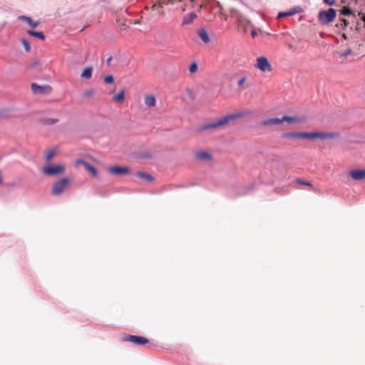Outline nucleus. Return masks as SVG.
<instances>
[{
  "label": "nucleus",
  "mask_w": 365,
  "mask_h": 365,
  "mask_svg": "<svg viewBox=\"0 0 365 365\" xmlns=\"http://www.w3.org/2000/svg\"><path fill=\"white\" fill-rule=\"evenodd\" d=\"M163 6L160 3L155 1L151 6V12L153 13V16H158L163 14V11L162 10Z\"/></svg>",
  "instance_id": "13"
},
{
  "label": "nucleus",
  "mask_w": 365,
  "mask_h": 365,
  "mask_svg": "<svg viewBox=\"0 0 365 365\" xmlns=\"http://www.w3.org/2000/svg\"><path fill=\"white\" fill-rule=\"evenodd\" d=\"M341 4H348V1H347V0H341ZM349 4H350V3H349Z\"/></svg>",
  "instance_id": "43"
},
{
  "label": "nucleus",
  "mask_w": 365,
  "mask_h": 365,
  "mask_svg": "<svg viewBox=\"0 0 365 365\" xmlns=\"http://www.w3.org/2000/svg\"><path fill=\"white\" fill-rule=\"evenodd\" d=\"M197 18V14L195 12H190L183 16L182 25H188L192 23L193 20Z\"/></svg>",
  "instance_id": "18"
},
{
  "label": "nucleus",
  "mask_w": 365,
  "mask_h": 365,
  "mask_svg": "<svg viewBox=\"0 0 365 365\" xmlns=\"http://www.w3.org/2000/svg\"><path fill=\"white\" fill-rule=\"evenodd\" d=\"M103 82L106 84H111L114 82V78L112 75H107L103 77Z\"/></svg>",
  "instance_id": "31"
},
{
  "label": "nucleus",
  "mask_w": 365,
  "mask_h": 365,
  "mask_svg": "<svg viewBox=\"0 0 365 365\" xmlns=\"http://www.w3.org/2000/svg\"><path fill=\"white\" fill-rule=\"evenodd\" d=\"M255 66L264 73L271 71L272 68L268 58L264 56L258 57Z\"/></svg>",
  "instance_id": "6"
},
{
  "label": "nucleus",
  "mask_w": 365,
  "mask_h": 365,
  "mask_svg": "<svg viewBox=\"0 0 365 365\" xmlns=\"http://www.w3.org/2000/svg\"><path fill=\"white\" fill-rule=\"evenodd\" d=\"M93 70V69L92 66L86 67L83 70L81 74V77L85 79H90L92 76Z\"/></svg>",
  "instance_id": "20"
},
{
  "label": "nucleus",
  "mask_w": 365,
  "mask_h": 365,
  "mask_svg": "<svg viewBox=\"0 0 365 365\" xmlns=\"http://www.w3.org/2000/svg\"><path fill=\"white\" fill-rule=\"evenodd\" d=\"M198 65L197 63L194 61L191 63V65L189 67V71L191 73H194L197 71Z\"/></svg>",
  "instance_id": "32"
},
{
  "label": "nucleus",
  "mask_w": 365,
  "mask_h": 365,
  "mask_svg": "<svg viewBox=\"0 0 365 365\" xmlns=\"http://www.w3.org/2000/svg\"><path fill=\"white\" fill-rule=\"evenodd\" d=\"M323 2L328 6H334L336 4V0H323Z\"/></svg>",
  "instance_id": "37"
},
{
  "label": "nucleus",
  "mask_w": 365,
  "mask_h": 365,
  "mask_svg": "<svg viewBox=\"0 0 365 365\" xmlns=\"http://www.w3.org/2000/svg\"><path fill=\"white\" fill-rule=\"evenodd\" d=\"M284 122H287L289 123H299L300 122V120L297 117L284 115L282 117V123Z\"/></svg>",
  "instance_id": "27"
},
{
  "label": "nucleus",
  "mask_w": 365,
  "mask_h": 365,
  "mask_svg": "<svg viewBox=\"0 0 365 365\" xmlns=\"http://www.w3.org/2000/svg\"><path fill=\"white\" fill-rule=\"evenodd\" d=\"M257 36V33L255 29H252V38Z\"/></svg>",
  "instance_id": "41"
},
{
  "label": "nucleus",
  "mask_w": 365,
  "mask_h": 365,
  "mask_svg": "<svg viewBox=\"0 0 365 365\" xmlns=\"http://www.w3.org/2000/svg\"><path fill=\"white\" fill-rule=\"evenodd\" d=\"M93 94V89H88V90L86 91L83 93V95L84 97L88 98L91 96H92Z\"/></svg>",
  "instance_id": "35"
},
{
  "label": "nucleus",
  "mask_w": 365,
  "mask_h": 365,
  "mask_svg": "<svg viewBox=\"0 0 365 365\" xmlns=\"http://www.w3.org/2000/svg\"><path fill=\"white\" fill-rule=\"evenodd\" d=\"M247 80V76H244L242 77H241L238 81H237V84L239 86H241L244 84V83L245 82V81Z\"/></svg>",
  "instance_id": "36"
},
{
  "label": "nucleus",
  "mask_w": 365,
  "mask_h": 365,
  "mask_svg": "<svg viewBox=\"0 0 365 365\" xmlns=\"http://www.w3.org/2000/svg\"><path fill=\"white\" fill-rule=\"evenodd\" d=\"M145 104L149 107L155 106L156 103V99L155 96L153 95H146L145 96Z\"/></svg>",
  "instance_id": "21"
},
{
  "label": "nucleus",
  "mask_w": 365,
  "mask_h": 365,
  "mask_svg": "<svg viewBox=\"0 0 365 365\" xmlns=\"http://www.w3.org/2000/svg\"><path fill=\"white\" fill-rule=\"evenodd\" d=\"M336 17V11L333 8L327 10H321L318 14V21L321 25H329Z\"/></svg>",
  "instance_id": "3"
},
{
  "label": "nucleus",
  "mask_w": 365,
  "mask_h": 365,
  "mask_svg": "<svg viewBox=\"0 0 365 365\" xmlns=\"http://www.w3.org/2000/svg\"><path fill=\"white\" fill-rule=\"evenodd\" d=\"M264 125H279L282 123V118H272L263 120L261 123Z\"/></svg>",
  "instance_id": "17"
},
{
  "label": "nucleus",
  "mask_w": 365,
  "mask_h": 365,
  "mask_svg": "<svg viewBox=\"0 0 365 365\" xmlns=\"http://www.w3.org/2000/svg\"><path fill=\"white\" fill-rule=\"evenodd\" d=\"M296 182L300 185H306L309 186L312 185V184L309 181H307L300 178H297Z\"/></svg>",
  "instance_id": "34"
},
{
  "label": "nucleus",
  "mask_w": 365,
  "mask_h": 365,
  "mask_svg": "<svg viewBox=\"0 0 365 365\" xmlns=\"http://www.w3.org/2000/svg\"><path fill=\"white\" fill-rule=\"evenodd\" d=\"M123 339L124 341H130L139 346L145 345L149 341L146 337L137 335H126Z\"/></svg>",
  "instance_id": "7"
},
{
  "label": "nucleus",
  "mask_w": 365,
  "mask_h": 365,
  "mask_svg": "<svg viewBox=\"0 0 365 365\" xmlns=\"http://www.w3.org/2000/svg\"><path fill=\"white\" fill-rule=\"evenodd\" d=\"M125 99V90L122 88L117 94L113 97V100L118 103H123Z\"/></svg>",
  "instance_id": "23"
},
{
  "label": "nucleus",
  "mask_w": 365,
  "mask_h": 365,
  "mask_svg": "<svg viewBox=\"0 0 365 365\" xmlns=\"http://www.w3.org/2000/svg\"><path fill=\"white\" fill-rule=\"evenodd\" d=\"M111 60H112V56H109V57L107 58V60H106V64H107V66H110Z\"/></svg>",
  "instance_id": "40"
},
{
  "label": "nucleus",
  "mask_w": 365,
  "mask_h": 365,
  "mask_svg": "<svg viewBox=\"0 0 365 365\" xmlns=\"http://www.w3.org/2000/svg\"><path fill=\"white\" fill-rule=\"evenodd\" d=\"M31 88L34 93H46L51 91V87L49 85L40 86L36 83H32Z\"/></svg>",
  "instance_id": "9"
},
{
  "label": "nucleus",
  "mask_w": 365,
  "mask_h": 365,
  "mask_svg": "<svg viewBox=\"0 0 365 365\" xmlns=\"http://www.w3.org/2000/svg\"><path fill=\"white\" fill-rule=\"evenodd\" d=\"M240 1V3H241L242 4H245V3L243 2L242 0H238Z\"/></svg>",
  "instance_id": "45"
},
{
  "label": "nucleus",
  "mask_w": 365,
  "mask_h": 365,
  "mask_svg": "<svg viewBox=\"0 0 365 365\" xmlns=\"http://www.w3.org/2000/svg\"><path fill=\"white\" fill-rule=\"evenodd\" d=\"M340 135L339 132H284L282 134V138H297L300 139L314 140L331 139Z\"/></svg>",
  "instance_id": "1"
},
{
  "label": "nucleus",
  "mask_w": 365,
  "mask_h": 365,
  "mask_svg": "<svg viewBox=\"0 0 365 365\" xmlns=\"http://www.w3.org/2000/svg\"><path fill=\"white\" fill-rule=\"evenodd\" d=\"M349 175L356 180L365 179V169H355L349 172Z\"/></svg>",
  "instance_id": "12"
},
{
  "label": "nucleus",
  "mask_w": 365,
  "mask_h": 365,
  "mask_svg": "<svg viewBox=\"0 0 365 365\" xmlns=\"http://www.w3.org/2000/svg\"><path fill=\"white\" fill-rule=\"evenodd\" d=\"M77 163H82L84 165L86 169L91 173L93 176H96L98 174L97 170L94 166L88 163V162L83 160H78Z\"/></svg>",
  "instance_id": "16"
},
{
  "label": "nucleus",
  "mask_w": 365,
  "mask_h": 365,
  "mask_svg": "<svg viewBox=\"0 0 365 365\" xmlns=\"http://www.w3.org/2000/svg\"><path fill=\"white\" fill-rule=\"evenodd\" d=\"M59 121L58 118H43L40 120V122L46 125H51L57 123Z\"/></svg>",
  "instance_id": "24"
},
{
  "label": "nucleus",
  "mask_w": 365,
  "mask_h": 365,
  "mask_svg": "<svg viewBox=\"0 0 365 365\" xmlns=\"http://www.w3.org/2000/svg\"><path fill=\"white\" fill-rule=\"evenodd\" d=\"M351 53H352V50H351V48H348V49H346V51H344L341 54V56L342 57H346V56H349V55H350V54H351Z\"/></svg>",
  "instance_id": "38"
},
{
  "label": "nucleus",
  "mask_w": 365,
  "mask_h": 365,
  "mask_svg": "<svg viewBox=\"0 0 365 365\" xmlns=\"http://www.w3.org/2000/svg\"><path fill=\"white\" fill-rule=\"evenodd\" d=\"M136 176L145 180L148 182H152L154 180V178L149 173L144 172H138Z\"/></svg>",
  "instance_id": "25"
},
{
  "label": "nucleus",
  "mask_w": 365,
  "mask_h": 365,
  "mask_svg": "<svg viewBox=\"0 0 365 365\" xmlns=\"http://www.w3.org/2000/svg\"><path fill=\"white\" fill-rule=\"evenodd\" d=\"M107 1V0H100V1H101V2H105V1Z\"/></svg>",
  "instance_id": "46"
},
{
  "label": "nucleus",
  "mask_w": 365,
  "mask_h": 365,
  "mask_svg": "<svg viewBox=\"0 0 365 365\" xmlns=\"http://www.w3.org/2000/svg\"><path fill=\"white\" fill-rule=\"evenodd\" d=\"M302 11V9L300 6H294L292 9H289V11H280L278 14L277 18L280 19V18H283L285 16H290L295 14H299Z\"/></svg>",
  "instance_id": "11"
},
{
  "label": "nucleus",
  "mask_w": 365,
  "mask_h": 365,
  "mask_svg": "<svg viewBox=\"0 0 365 365\" xmlns=\"http://www.w3.org/2000/svg\"><path fill=\"white\" fill-rule=\"evenodd\" d=\"M40 63V61L36 59L35 60L31 65H30V68H35Z\"/></svg>",
  "instance_id": "39"
},
{
  "label": "nucleus",
  "mask_w": 365,
  "mask_h": 365,
  "mask_svg": "<svg viewBox=\"0 0 365 365\" xmlns=\"http://www.w3.org/2000/svg\"><path fill=\"white\" fill-rule=\"evenodd\" d=\"M195 156H196V158L197 159L201 160H204V161H210V160H212L213 159L212 155L210 153H209L208 152H206V151L197 152L195 154Z\"/></svg>",
  "instance_id": "15"
},
{
  "label": "nucleus",
  "mask_w": 365,
  "mask_h": 365,
  "mask_svg": "<svg viewBox=\"0 0 365 365\" xmlns=\"http://www.w3.org/2000/svg\"><path fill=\"white\" fill-rule=\"evenodd\" d=\"M339 13L341 15L343 16H356L354 14L353 11L350 9L349 6H345L341 8V9L339 10Z\"/></svg>",
  "instance_id": "26"
},
{
  "label": "nucleus",
  "mask_w": 365,
  "mask_h": 365,
  "mask_svg": "<svg viewBox=\"0 0 365 365\" xmlns=\"http://www.w3.org/2000/svg\"><path fill=\"white\" fill-rule=\"evenodd\" d=\"M56 153V150H49L47 153L46 154L45 158L46 160L48 161L50 160Z\"/></svg>",
  "instance_id": "30"
},
{
  "label": "nucleus",
  "mask_w": 365,
  "mask_h": 365,
  "mask_svg": "<svg viewBox=\"0 0 365 365\" xmlns=\"http://www.w3.org/2000/svg\"><path fill=\"white\" fill-rule=\"evenodd\" d=\"M341 37L344 40H346L348 38V36H347V35L345 33L341 34Z\"/></svg>",
  "instance_id": "42"
},
{
  "label": "nucleus",
  "mask_w": 365,
  "mask_h": 365,
  "mask_svg": "<svg viewBox=\"0 0 365 365\" xmlns=\"http://www.w3.org/2000/svg\"><path fill=\"white\" fill-rule=\"evenodd\" d=\"M245 114V112H236V113L226 115L214 122L202 125L197 129V131L202 132V131L209 130V129L217 128L220 126H222V125L228 123L230 121L235 120H237V119L242 117Z\"/></svg>",
  "instance_id": "2"
},
{
  "label": "nucleus",
  "mask_w": 365,
  "mask_h": 365,
  "mask_svg": "<svg viewBox=\"0 0 365 365\" xmlns=\"http://www.w3.org/2000/svg\"><path fill=\"white\" fill-rule=\"evenodd\" d=\"M21 42L23 45V46L24 47V49L26 52H29L31 51V46H30V43L25 38H21Z\"/></svg>",
  "instance_id": "29"
},
{
  "label": "nucleus",
  "mask_w": 365,
  "mask_h": 365,
  "mask_svg": "<svg viewBox=\"0 0 365 365\" xmlns=\"http://www.w3.org/2000/svg\"><path fill=\"white\" fill-rule=\"evenodd\" d=\"M109 172L111 174L116 175H122L129 173V168L128 167H122V166H112L108 169Z\"/></svg>",
  "instance_id": "10"
},
{
  "label": "nucleus",
  "mask_w": 365,
  "mask_h": 365,
  "mask_svg": "<svg viewBox=\"0 0 365 365\" xmlns=\"http://www.w3.org/2000/svg\"><path fill=\"white\" fill-rule=\"evenodd\" d=\"M18 19L26 21L32 28L37 27L40 24L38 21H34L31 17L24 15L19 16Z\"/></svg>",
  "instance_id": "14"
},
{
  "label": "nucleus",
  "mask_w": 365,
  "mask_h": 365,
  "mask_svg": "<svg viewBox=\"0 0 365 365\" xmlns=\"http://www.w3.org/2000/svg\"><path fill=\"white\" fill-rule=\"evenodd\" d=\"M251 30V24L248 19L243 16L238 19V31L245 34H249Z\"/></svg>",
  "instance_id": "8"
},
{
  "label": "nucleus",
  "mask_w": 365,
  "mask_h": 365,
  "mask_svg": "<svg viewBox=\"0 0 365 365\" xmlns=\"http://www.w3.org/2000/svg\"><path fill=\"white\" fill-rule=\"evenodd\" d=\"M198 36L200 38V39L205 43H207L210 41V36L208 35V33L205 29H200L197 32Z\"/></svg>",
  "instance_id": "19"
},
{
  "label": "nucleus",
  "mask_w": 365,
  "mask_h": 365,
  "mask_svg": "<svg viewBox=\"0 0 365 365\" xmlns=\"http://www.w3.org/2000/svg\"><path fill=\"white\" fill-rule=\"evenodd\" d=\"M64 170L65 167L61 164L49 165L42 168L43 173L49 176H56L59 175L62 173Z\"/></svg>",
  "instance_id": "5"
},
{
  "label": "nucleus",
  "mask_w": 365,
  "mask_h": 365,
  "mask_svg": "<svg viewBox=\"0 0 365 365\" xmlns=\"http://www.w3.org/2000/svg\"><path fill=\"white\" fill-rule=\"evenodd\" d=\"M27 34L31 36H34V37L39 38L42 41L45 40V35L43 31L28 30Z\"/></svg>",
  "instance_id": "22"
},
{
  "label": "nucleus",
  "mask_w": 365,
  "mask_h": 365,
  "mask_svg": "<svg viewBox=\"0 0 365 365\" xmlns=\"http://www.w3.org/2000/svg\"><path fill=\"white\" fill-rule=\"evenodd\" d=\"M341 23H338L336 24V26L338 28H341L342 29H346V27L349 25V22L344 18H340Z\"/></svg>",
  "instance_id": "28"
},
{
  "label": "nucleus",
  "mask_w": 365,
  "mask_h": 365,
  "mask_svg": "<svg viewBox=\"0 0 365 365\" xmlns=\"http://www.w3.org/2000/svg\"><path fill=\"white\" fill-rule=\"evenodd\" d=\"M152 157V153L149 151H145L139 153L138 158H150Z\"/></svg>",
  "instance_id": "33"
},
{
  "label": "nucleus",
  "mask_w": 365,
  "mask_h": 365,
  "mask_svg": "<svg viewBox=\"0 0 365 365\" xmlns=\"http://www.w3.org/2000/svg\"><path fill=\"white\" fill-rule=\"evenodd\" d=\"M352 2H354L356 4H358L359 0H351Z\"/></svg>",
  "instance_id": "44"
},
{
  "label": "nucleus",
  "mask_w": 365,
  "mask_h": 365,
  "mask_svg": "<svg viewBox=\"0 0 365 365\" xmlns=\"http://www.w3.org/2000/svg\"><path fill=\"white\" fill-rule=\"evenodd\" d=\"M69 182L70 180L67 178H63L54 182L52 185L51 194L55 196L61 195Z\"/></svg>",
  "instance_id": "4"
}]
</instances>
